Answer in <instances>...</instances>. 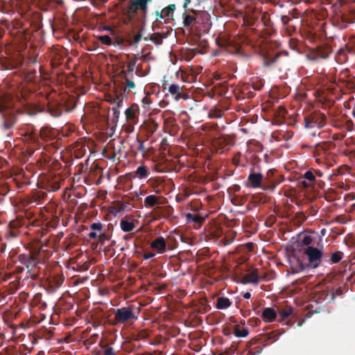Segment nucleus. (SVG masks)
Instances as JSON below:
<instances>
[{
	"label": "nucleus",
	"instance_id": "1",
	"mask_svg": "<svg viewBox=\"0 0 355 355\" xmlns=\"http://www.w3.org/2000/svg\"><path fill=\"white\" fill-rule=\"evenodd\" d=\"M140 311V307L134 304L117 309L114 311V324H124L128 321L137 320Z\"/></svg>",
	"mask_w": 355,
	"mask_h": 355
},
{
	"label": "nucleus",
	"instance_id": "2",
	"mask_svg": "<svg viewBox=\"0 0 355 355\" xmlns=\"http://www.w3.org/2000/svg\"><path fill=\"white\" fill-rule=\"evenodd\" d=\"M236 282L248 284H258L261 280L268 281L273 278V275L270 276L267 273L259 274L257 269L246 270V272H238L236 274Z\"/></svg>",
	"mask_w": 355,
	"mask_h": 355
},
{
	"label": "nucleus",
	"instance_id": "3",
	"mask_svg": "<svg viewBox=\"0 0 355 355\" xmlns=\"http://www.w3.org/2000/svg\"><path fill=\"white\" fill-rule=\"evenodd\" d=\"M304 253L307 256L310 263L317 266L321 261L322 252L314 247H306L304 249Z\"/></svg>",
	"mask_w": 355,
	"mask_h": 355
},
{
	"label": "nucleus",
	"instance_id": "4",
	"mask_svg": "<svg viewBox=\"0 0 355 355\" xmlns=\"http://www.w3.org/2000/svg\"><path fill=\"white\" fill-rule=\"evenodd\" d=\"M47 281L49 282V286L55 289L59 288L63 283L64 277L62 272L51 271L46 277Z\"/></svg>",
	"mask_w": 355,
	"mask_h": 355
},
{
	"label": "nucleus",
	"instance_id": "5",
	"mask_svg": "<svg viewBox=\"0 0 355 355\" xmlns=\"http://www.w3.org/2000/svg\"><path fill=\"white\" fill-rule=\"evenodd\" d=\"M98 275L102 277L103 279H108L110 282H115L120 278L117 274V268H102L99 270Z\"/></svg>",
	"mask_w": 355,
	"mask_h": 355
},
{
	"label": "nucleus",
	"instance_id": "6",
	"mask_svg": "<svg viewBox=\"0 0 355 355\" xmlns=\"http://www.w3.org/2000/svg\"><path fill=\"white\" fill-rule=\"evenodd\" d=\"M150 245L153 250L161 254L166 251V248L168 246V242L163 237H159L154 240Z\"/></svg>",
	"mask_w": 355,
	"mask_h": 355
},
{
	"label": "nucleus",
	"instance_id": "7",
	"mask_svg": "<svg viewBox=\"0 0 355 355\" xmlns=\"http://www.w3.org/2000/svg\"><path fill=\"white\" fill-rule=\"evenodd\" d=\"M261 318L266 322H272L277 318V313L273 308H265L262 312Z\"/></svg>",
	"mask_w": 355,
	"mask_h": 355
},
{
	"label": "nucleus",
	"instance_id": "8",
	"mask_svg": "<svg viewBox=\"0 0 355 355\" xmlns=\"http://www.w3.org/2000/svg\"><path fill=\"white\" fill-rule=\"evenodd\" d=\"M232 305L230 300L225 297H218L216 300V308L217 309H226Z\"/></svg>",
	"mask_w": 355,
	"mask_h": 355
},
{
	"label": "nucleus",
	"instance_id": "9",
	"mask_svg": "<svg viewBox=\"0 0 355 355\" xmlns=\"http://www.w3.org/2000/svg\"><path fill=\"white\" fill-rule=\"evenodd\" d=\"M233 333L238 338H245L248 335L249 331L247 328H241L239 324H236L234 327Z\"/></svg>",
	"mask_w": 355,
	"mask_h": 355
},
{
	"label": "nucleus",
	"instance_id": "10",
	"mask_svg": "<svg viewBox=\"0 0 355 355\" xmlns=\"http://www.w3.org/2000/svg\"><path fill=\"white\" fill-rule=\"evenodd\" d=\"M211 307L209 305L208 301L206 298L200 299L199 301V306L197 309L198 313H205L209 310H210Z\"/></svg>",
	"mask_w": 355,
	"mask_h": 355
},
{
	"label": "nucleus",
	"instance_id": "11",
	"mask_svg": "<svg viewBox=\"0 0 355 355\" xmlns=\"http://www.w3.org/2000/svg\"><path fill=\"white\" fill-rule=\"evenodd\" d=\"M262 175L260 173H255L250 175L248 178L249 183L251 186L256 187L260 185Z\"/></svg>",
	"mask_w": 355,
	"mask_h": 355
},
{
	"label": "nucleus",
	"instance_id": "12",
	"mask_svg": "<svg viewBox=\"0 0 355 355\" xmlns=\"http://www.w3.org/2000/svg\"><path fill=\"white\" fill-rule=\"evenodd\" d=\"M175 10V6L171 5L161 11V17H166L167 19H173V14Z\"/></svg>",
	"mask_w": 355,
	"mask_h": 355
},
{
	"label": "nucleus",
	"instance_id": "13",
	"mask_svg": "<svg viewBox=\"0 0 355 355\" xmlns=\"http://www.w3.org/2000/svg\"><path fill=\"white\" fill-rule=\"evenodd\" d=\"M120 227L124 232H130L134 229L135 225L132 221L123 219L120 222Z\"/></svg>",
	"mask_w": 355,
	"mask_h": 355
},
{
	"label": "nucleus",
	"instance_id": "14",
	"mask_svg": "<svg viewBox=\"0 0 355 355\" xmlns=\"http://www.w3.org/2000/svg\"><path fill=\"white\" fill-rule=\"evenodd\" d=\"M293 313V309L291 306H286L284 309L279 311V315L282 320L288 318Z\"/></svg>",
	"mask_w": 355,
	"mask_h": 355
},
{
	"label": "nucleus",
	"instance_id": "15",
	"mask_svg": "<svg viewBox=\"0 0 355 355\" xmlns=\"http://www.w3.org/2000/svg\"><path fill=\"white\" fill-rule=\"evenodd\" d=\"M196 21V17L194 13H187L184 17V26H189Z\"/></svg>",
	"mask_w": 355,
	"mask_h": 355
},
{
	"label": "nucleus",
	"instance_id": "16",
	"mask_svg": "<svg viewBox=\"0 0 355 355\" xmlns=\"http://www.w3.org/2000/svg\"><path fill=\"white\" fill-rule=\"evenodd\" d=\"M157 203V198L155 196H148L145 198V205L148 207L154 206Z\"/></svg>",
	"mask_w": 355,
	"mask_h": 355
},
{
	"label": "nucleus",
	"instance_id": "17",
	"mask_svg": "<svg viewBox=\"0 0 355 355\" xmlns=\"http://www.w3.org/2000/svg\"><path fill=\"white\" fill-rule=\"evenodd\" d=\"M343 254L340 252H336L334 254H332L331 257V261L332 263H337L341 259H342Z\"/></svg>",
	"mask_w": 355,
	"mask_h": 355
},
{
	"label": "nucleus",
	"instance_id": "18",
	"mask_svg": "<svg viewBox=\"0 0 355 355\" xmlns=\"http://www.w3.org/2000/svg\"><path fill=\"white\" fill-rule=\"evenodd\" d=\"M98 231H93V232H91L89 234V236L90 238H93V239H98L100 241H103V239H104V235L102 234H98L97 232Z\"/></svg>",
	"mask_w": 355,
	"mask_h": 355
},
{
	"label": "nucleus",
	"instance_id": "19",
	"mask_svg": "<svg viewBox=\"0 0 355 355\" xmlns=\"http://www.w3.org/2000/svg\"><path fill=\"white\" fill-rule=\"evenodd\" d=\"M313 241V239L311 235H305L302 239V244L309 247Z\"/></svg>",
	"mask_w": 355,
	"mask_h": 355
},
{
	"label": "nucleus",
	"instance_id": "20",
	"mask_svg": "<svg viewBox=\"0 0 355 355\" xmlns=\"http://www.w3.org/2000/svg\"><path fill=\"white\" fill-rule=\"evenodd\" d=\"M306 268H302V267H300V268H290V269H288L286 270L287 272V274L289 275V274H295V273H298L300 272H303Z\"/></svg>",
	"mask_w": 355,
	"mask_h": 355
},
{
	"label": "nucleus",
	"instance_id": "21",
	"mask_svg": "<svg viewBox=\"0 0 355 355\" xmlns=\"http://www.w3.org/2000/svg\"><path fill=\"white\" fill-rule=\"evenodd\" d=\"M137 175L139 176V178H144L146 175V170L145 167L144 166H139L136 171Z\"/></svg>",
	"mask_w": 355,
	"mask_h": 355
},
{
	"label": "nucleus",
	"instance_id": "22",
	"mask_svg": "<svg viewBox=\"0 0 355 355\" xmlns=\"http://www.w3.org/2000/svg\"><path fill=\"white\" fill-rule=\"evenodd\" d=\"M168 91L172 94H180V88L176 85H171L168 88Z\"/></svg>",
	"mask_w": 355,
	"mask_h": 355
},
{
	"label": "nucleus",
	"instance_id": "23",
	"mask_svg": "<svg viewBox=\"0 0 355 355\" xmlns=\"http://www.w3.org/2000/svg\"><path fill=\"white\" fill-rule=\"evenodd\" d=\"M98 40L105 44H110L111 39L107 35H102L98 37Z\"/></svg>",
	"mask_w": 355,
	"mask_h": 355
},
{
	"label": "nucleus",
	"instance_id": "24",
	"mask_svg": "<svg viewBox=\"0 0 355 355\" xmlns=\"http://www.w3.org/2000/svg\"><path fill=\"white\" fill-rule=\"evenodd\" d=\"M91 228L94 231L101 232L102 230V225L101 223H93L91 225Z\"/></svg>",
	"mask_w": 355,
	"mask_h": 355
},
{
	"label": "nucleus",
	"instance_id": "25",
	"mask_svg": "<svg viewBox=\"0 0 355 355\" xmlns=\"http://www.w3.org/2000/svg\"><path fill=\"white\" fill-rule=\"evenodd\" d=\"M103 355H116L112 347H107L103 353Z\"/></svg>",
	"mask_w": 355,
	"mask_h": 355
},
{
	"label": "nucleus",
	"instance_id": "26",
	"mask_svg": "<svg viewBox=\"0 0 355 355\" xmlns=\"http://www.w3.org/2000/svg\"><path fill=\"white\" fill-rule=\"evenodd\" d=\"M251 325L257 326L261 323V320L258 318H252L249 321Z\"/></svg>",
	"mask_w": 355,
	"mask_h": 355
},
{
	"label": "nucleus",
	"instance_id": "27",
	"mask_svg": "<svg viewBox=\"0 0 355 355\" xmlns=\"http://www.w3.org/2000/svg\"><path fill=\"white\" fill-rule=\"evenodd\" d=\"M305 178L308 180L313 181L315 178L311 172H306L305 173Z\"/></svg>",
	"mask_w": 355,
	"mask_h": 355
},
{
	"label": "nucleus",
	"instance_id": "28",
	"mask_svg": "<svg viewBox=\"0 0 355 355\" xmlns=\"http://www.w3.org/2000/svg\"><path fill=\"white\" fill-rule=\"evenodd\" d=\"M318 125V127H322V124L320 122L318 123V124H317V122L316 121H313V119H312V121L310 122L309 125H308L309 127L310 128H313L315 127V125Z\"/></svg>",
	"mask_w": 355,
	"mask_h": 355
},
{
	"label": "nucleus",
	"instance_id": "29",
	"mask_svg": "<svg viewBox=\"0 0 355 355\" xmlns=\"http://www.w3.org/2000/svg\"><path fill=\"white\" fill-rule=\"evenodd\" d=\"M126 116L128 118H132L134 116L132 110L130 109L127 110H126Z\"/></svg>",
	"mask_w": 355,
	"mask_h": 355
},
{
	"label": "nucleus",
	"instance_id": "30",
	"mask_svg": "<svg viewBox=\"0 0 355 355\" xmlns=\"http://www.w3.org/2000/svg\"><path fill=\"white\" fill-rule=\"evenodd\" d=\"M243 297L245 299H250L251 297V293L250 292H245L243 294Z\"/></svg>",
	"mask_w": 355,
	"mask_h": 355
},
{
	"label": "nucleus",
	"instance_id": "31",
	"mask_svg": "<svg viewBox=\"0 0 355 355\" xmlns=\"http://www.w3.org/2000/svg\"><path fill=\"white\" fill-rule=\"evenodd\" d=\"M127 85H128V87L129 88H133V87H135V83H134L133 82H132V81H128V82L127 83Z\"/></svg>",
	"mask_w": 355,
	"mask_h": 355
},
{
	"label": "nucleus",
	"instance_id": "32",
	"mask_svg": "<svg viewBox=\"0 0 355 355\" xmlns=\"http://www.w3.org/2000/svg\"><path fill=\"white\" fill-rule=\"evenodd\" d=\"M200 218L198 216H195V218H193V220L195 221H200Z\"/></svg>",
	"mask_w": 355,
	"mask_h": 355
},
{
	"label": "nucleus",
	"instance_id": "33",
	"mask_svg": "<svg viewBox=\"0 0 355 355\" xmlns=\"http://www.w3.org/2000/svg\"><path fill=\"white\" fill-rule=\"evenodd\" d=\"M82 281L81 282H83L84 281H86L87 279H88V277L87 276H84L82 277Z\"/></svg>",
	"mask_w": 355,
	"mask_h": 355
},
{
	"label": "nucleus",
	"instance_id": "34",
	"mask_svg": "<svg viewBox=\"0 0 355 355\" xmlns=\"http://www.w3.org/2000/svg\"><path fill=\"white\" fill-rule=\"evenodd\" d=\"M315 117L322 119L323 116L321 114H318L315 116Z\"/></svg>",
	"mask_w": 355,
	"mask_h": 355
},
{
	"label": "nucleus",
	"instance_id": "35",
	"mask_svg": "<svg viewBox=\"0 0 355 355\" xmlns=\"http://www.w3.org/2000/svg\"><path fill=\"white\" fill-rule=\"evenodd\" d=\"M31 277H32V278H36V275H33L31 276Z\"/></svg>",
	"mask_w": 355,
	"mask_h": 355
},
{
	"label": "nucleus",
	"instance_id": "36",
	"mask_svg": "<svg viewBox=\"0 0 355 355\" xmlns=\"http://www.w3.org/2000/svg\"><path fill=\"white\" fill-rule=\"evenodd\" d=\"M248 245H249L250 248L251 249L252 244L250 243Z\"/></svg>",
	"mask_w": 355,
	"mask_h": 355
},
{
	"label": "nucleus",
	"instance_id": "37",
	"mask_svg": "<svg viewBox=\"0 0 355 355\" xmlns=\"http://www.w3.org/2000/svg\"><path fill=\"white\" fill-rule=\"evenodd\" d=\"M302 325V322H299L297 326H301Z\"/></svg>",
	"mask_w": 355,
	"mask_h": 355
},
{
	"label": "nucleus",
	"instance_id": "38",
	"mask_svg": "<svg viewBox=\"0 0 355 355\" xmlns=\"http://www.w3.org/2000/svg\"><path fill=\"white\" fill-rule=\"evenodd\" d=\"M19 268L20 269V270H21L23 269V268H22V267H20V268Z\"/></svg>",
	"mask_w": 355,
	"mask_h": 355
}]
</instances>
